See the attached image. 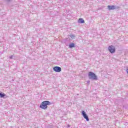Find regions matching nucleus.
<instances>
[{
    "label": "nucleus",
    "instance_id": "obj_2",
    "mask_svg": "<svg viewBox=\"0 0 128 128\" xmlns=\"http://www.w3.org/2000/svg\"><path fill=\"white\" fill-rule=\"evenodd\" d=\"M108 50L111 52V54L116 52V48L112 45H110L108 47Z\"/></svg>",
    "mask_w": 128,
    "mask_h": 128
},
{
    "label": "nucleus",
    "instance_id": "obj_10",
    "mask_svg": "<svg viewBox=\"0 0 128 128\" xmlns=\"http://www.w3.org/2000/svg\"><path fill=\"white\" fill-rule=\"evenodd\" d=\"M68 126V128H70V126Z\"/></svg>",
    "mask_w": 128,
    "mask_h": 128
},
{
    "label": "nucleus",
    "instance_id": "obj_1",
    "mask_svg": "<svg viewBox=\"0 0 128 128\" xmlns=\"http://www.w3.org/2000/svg\"><path fill=\"white\" fill-rule=\"evenodd\" d=\"M50 102L49 101H44L42 102L40 108L42 110H46L48 108V106H50Z\"/></svg>",
    "mask_w": 128,
    "mask_h": 128
},
{
    "label": "nucleus",
    "instance_id": "obj_6",
    "mask_svg": "<svg viewBox=\"0 0 128 128\" xmlns=\"http://www.w3.org/2000/svg\"><path fill=\"white\" fill-rule=\"evenodd\" d=\"M78 22V24H84V18H80Z\"/></svg>",
    "mask_w": 128,
    "mask_h": 128
},
{
    "label": "nucleus",
    "instance_id": "obj_3",
    "mask_svg": "<svg viewBox=\"0 0 128 128\" xmlns=\"http://www.w3.org/2000/svg\"><path fill=\"white\" fill-rule=\"evenodd\" d=\"M88 76H90V78L96 80H98V77L96 76V74L92 72H89Z\"/></svg>",
    "mask_w": 128,
    "mask_h": 128
},
{
    "label": "nucleus",
    "instance_id": "obj_7",
    "mask_svg": "<svg viewBox=\"0 0 128 128\" xmlns=\"http://www.w3.org/2000/svg\"><path fill=\"white\" fill-rule=\"evenodd\" d=\"M108 8L109 10H112L116 9V7L114 6H108Z\"/></svg>",
    "mask_w": 128,
    "mask_h": 128
},
{
    "label": "nucleus",
    "instance_id": "obj_5",
    "mask_svg": "<svg viewBox=\"0 0 128 128\" xmlns=\"http://www.w3.org/2000/svg\"><path fill=\"white\" fill-rule=\"evenodd\" d=\"M53 70L56 72H62V68L58 66H54L53 68Z\"/></svg>",
    "mask_w": 128,
    "mask_h": 128
},
{
    "label": "nucleus",
    "instance_id": "obj_8",
    "mask_svg": "<svg viewBox=\"0 0 128 128\" xmlns=\"http://www.w3.org/2000/svg\"><path fill=\"white\" fill-rule=\"evenodd\" d=\"M69 48H74V43H72L69 45Z\"/></svg>",
    "mask_w": 128,
    "mask_h": 128
},
{
    "label": "nucleus",
    "instance_id": "obj_4",
    "mask_svg": "<svg viewBox=\"0 0 128 128\" xmlns=\"http://www.w3.org/2000/svg\"><path fill=\"white\" fill-rule=\"evenodd\" d=\"M82 114L84 118H85V120H86L87 122H88V120H90V118H88V114H86V112L84 110H83L82 111Z\"/></svg>",
    "mask_w": 128,
    "mask_h": 128
},
{
    "label": "nucleus",
    "instance_id": "obj_9",
    "mask_svg": "<svg viewBox=\"0 0 128 128\" xmlns=\"http://www.w3.org/2000/svg\"><path fill=\"white\" fill-rule=\"evenodd\" d=\"M4 96H6V94L4 93H0V98H4Z\"/></svg>",
    "mask_w": 128,
    "mask_h": 128
}]
</instances>
